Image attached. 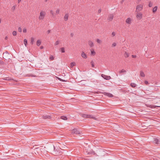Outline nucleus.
<instances>
[{"label":"nucleus","instance_id":"obj_15","mask_svg":"<svg viewBox=\"0 0 160 160\" xmlns=\"http://www.w3.org/2000/svg\"><path fill=\"white\" fill-rule=\"evenodd\" d=\"M82 57L84 59H86L87 58V55L84 52H82L81 53Z\"/></svg>","mask_w":160,"mask_h":160},{"label":"nucleus","instance_id":"obj_10","mask_svg":"<svg viewBox=\"0 0 160 160\" xmlns=\"http://www.w3.org/2000/svg\"><path fill=\"white\" fill-rule=\"evenodd\" d=\"M142 14L140 12L137 13L136 15L137 18H138L139 19H141L142 18Z\"/></svg>","mask_w":160,"mask_h":160},{"label":"nucleus","instance_id":"obj_45","mask_svg":"<svg viewBox=\"0 0 160 160\" xmlns=\"http://www.w3.org/2000/svg\"><path fill=\"white\" fill-rule=\"evenodd\" d=\"M146 84H148V81H145L144 82Z\"/></svg>","mask_w":160,"mask_h":160},{"label":"nucleus","instance_id":"obj_5","mask_svg":"<svg viewBox=\"0 0 160 160\" xmlns=\"http://www.w3.org/2000/svg\"><path fill=\"white\" fill-rule=\"evenodd\" d=\"M81 116L83 118H95L94 117L89 115L81 114Z\"/></svg>","mask_w":160,"mask_h":160},{"label":"nucleus","instance_id":"obj_44","mask_svg":"<svg viewBox=\"0 0 160 160\" xmlns=\"http://www.w3.org/2000/svg\"><path fill=\"white\" fill-rule=\"evenodd\" d=\"M132 57L133 58H135L136 57V55H132Z\"/></svg>","mask_w":160,"mask_h":160},{"label":"nucleus","instance_id":"obj_1","mask_svg":"<svg viewBox=\"0 0 160 160\" xmlns=\"http://www.w3.org/2000/svg\"><path fill=\"white\" fill-rule=\"evenodd\" d=\"M49 151L52 152L53 154L56 155H58L61 153L60 149L58 147H55L53 145H52L50 146Z\"/></svg>","mask_w":160,"mask_h":160},{"label":"nucleus","instance_id":"obj_36","mask_svg":"<svg viewBox=\"0 0 160 160\" xmlns=\"http://www.w3.org/2000/svg\"><path fill=\"white\" fill-rule=\"evenodd\" d=\"M49 59L52 60H54V57H53V56H50V58H49Z\"/></svg>","mask_w":160,"mask_h":160},{"label":"nucleus","instance_id":"obj_9","mask_svg":"<svg viewBox=\"0 0 160 160\" xmlns=\"http://www.w3.org/2000/svg\"><path fill=\"white\" fill-rule=\"evenodd\" d=\"M42 118L44 119H50L51 118V116L49 115H47L45 114H44L42 116Z\"/></svg>","mask_w":160,"mask_h":160},{"label":"nucleus","instance_id":"obj_31","mask_svg":"<svg viewBox=\"0 0 160 160\" xmlns=\"http://www.w3.org/2000/svg\"><path fill=\"white\" fill-rule=\"evenodd\" d=\"M15 8H16V5H14V6L12 7L11 8L12 11H13L15 10Z\"/></svg>","mask_w":160,"mask_h":160},{"label":"nucleus","instance_id":"obj_39","mask_svg":"<svg viewBox=\"0 0 160 160\" xmlns=\"http://www.w3.org/2000/svg\"><path fill=\"white\" fill-rule=\"evenodd\" d=\"M60 12V10L59 9H57L56 11V13L57 14H59Z\"/></svg>","mask_w":160,"mask_h":160},{"label":"nucleus","instance_id":"obj_46","mask_svg":"<svg viewBox=\"0 0 160 160\" xmlns=\"http://www.w3.org/2000/svg\"><path fill=\"white\" fill-rule=\"evenodd\" d=\"M28 76H32V77H35L36 76H35L32 75V74H30V75H28Z\"/></svg>","mask_w":160,"mask_h":160},{"label":"nucleus","instance_id":"obj_28","mask_svg":"<svg viewBox=\"0 0 160 160\" xmlns=\"http://www.w3.org/2000/svg\"><path fill=\"white\" fill-rule=\"evenodd\" d=\"M59 42H60V41L59 40H57L54 43V45L55 46L57 45L59 43Z\"/></svg>","mask_w":160,"mask_h":160},{"label":"nucleus","instance_id":"obj_54","mask_svg":"<svg viewBox=\"0 0 160 160\" xmlns=\"http://www.w3.org/2000/svg\"><path fill=\"white\" fill-rule=\"evenodd\" d=\"M35 149H39V148H35Z\"/></svg>","mask_w":160,"mask_h":160},{"label":"nucleus","instance_id":"obj_8","mask_svg":"<svg viewBox=\"0 0 160 160\" xmlns=\"http://www.w3.org/2000/svg\"><path fill=\"white\" fill-rule=\"evenodd\" d=\"M102 77L106 80H109L111 78V77L109 76H108L103 74H102Z\"/></svg>","mask_w":160,"mask_h":160},{"label":"nucleus","instance_id":"obj_40","mask_svg":"<svg viewBox=\"0 0 160 160\" xmlns=\"http://www.w3.org/2000/svg\"><path fill=\"white\" fill-rule=\"evenodd\" d=\"M18 31L21 32L22 31V29L20 27H19L18 28Z\"/></svg>","mask_w":160,"mask_h":160},{"label":"nucleus","instance_id":"obj_19","mask_svg":"<svg viewBox=\"0 0 160 160\" xmlns=\"http://www.w3.org/2000/svg\"><path fill=\"white\" fill-rule=\"evenodd\" d=\"M41 43V42L40 40H38L37 41V45L38 46H39L40 45Z\"/></svg>","mask_w":160,"mask_h":160},{"label":"nucleus","instance_id":"obj_32","mask_svg":"<svg viewBox=\"0 0 160 160\" xmlns=\"http://www.w3.org/2000/svg\"><path fill=\"white\" fill-rule=\"evenodd\" d=\"M153 5V3L152 2H149L148 6L149 7H151Z\"/></svg>","mask_w":160,"mask_h":160},{"label":"nucleus","instance_id":"obj_30","mask_svg":"<svg viewBox=\"0 0 160 160\" xmlns=\"http://www.w3.org/2000/svg\"><path fill=\"white\" fill-rule=\"evenodd\" d=\"M126 72V71L125 70H124V69H122L121 70V71H119V73L120 74H121V73H122V72Z\"/></svg>","mask_w":160,"mask_h":160},{"label":"nucleus","instance_id":"obj_24","mask_svg":"<svg viewBox=\"0 0 160 160\" xmlns=\"http://www.w3.org/2000/svg\"><path fill=\"white\" fill-rule=\"evenodd\" d=\"M75 62H72L70 63V67L71 68L73 67V66L75 65Z\"/></svg>","mask_w":160,"mask_h":160},{"label":"nucleus","instance_id":"obj_12","mask_svg":"<svg viewBox=\"0 0 160 160\" xmlns=\"http://www.w3.org/2000/svg\"><path fill=\"white\" fill-rule=\"evenodd\" d=\"M113 14H110L108 16V20L109 21H111L113 19Z\"/></svg>","mask_w":160,"mask_h":160},{"label":"nucleus","instance_id":"obj_13","mask_svg":"<svg viewBox=\"0 0 160 160\" xmlns=\"http://www.w3.org/2000/svg\"><path fill=\"white\" fill-rule=\"evenodd\" d=\"M131 19L130 18H127L126 21V22L128 24H131Z\"/></svg>","mask_w":160,"mask_h":160},{"label":"nucleus","instance_id":"obj_49","mask_svg":"<svg viewBox=\"0 0 160 160\" xmlns=\"http://www.w3.org/2000/svg\"><path fill=\"white\" fill-rule=\"evenodd\" d=\"M8 37L7 36H6L5 38V39L7 40L8 39Z\"/></svg>","mask_w":160,"mask_h":160},{"label":"nucleus","instance_id":"obj_35","mask_svg":"<svg viewBox=\"0 0 160 160\" xmlns=\"http://www.w3.org/2000/svg\"><path fill=\"white\" fill-rule=\"evenodd\" d=\"M12 34L14 36H15L17 35V32L15 31H14L13 32Z\"/></svg>","mask_w":160,"mask_h":160},{"label":"nucleus","instance_id":"obj_17","mask_svg":"<svg viewBox=\"0 0 160 160\" xmlns=\"http://www.w3.org/2000/svg\"><path fill=\"white\" fill-rule=\"evenodd\" d=\"M158 9L157 6L155 7L152 9V11L153 13H155L157 11Z\"/></svg>","mask_w":160,"mask_h":160},{"label":"nucleus","instance_id":"obj_18","mask_svg":"<svg viewBox=\"0 0 160 160\" xmlns=\"http://www.w3.org/2000/svg\"><path fill=\"white\" fill-rule=\"evenodd\" d=\"M124 56L126 58H128L129 56V54L125 52L124 54Z\"/></svg>","mask_w":160,"mask_h":160},{"label":"nucleus","instance_id":"obj_41","mask_svg":"<svg viewBox=\"0 0 160 160\" xmlns=\"http://www.w3.org/2000/svg\"><path fill=\"white\" fill-rule=\"evenodd\" d=\"M27 32V29L26 28H24L23 29V32L25 33Z\"/></svg>","mask_w":160,"mask_h":160},{"label":"nucleus","instance_id":"obj_48","mask_svg":"<svg viewBox=\"0 0 160 160\" xmlns=\"http://www.w3.org/2000/svg\"><path fill=\"white\" fill-rule=\"evenodd\" d=\"M70 36L71 37H72L73 36V33H71L70 34Z\"/></svg>","mask_w":160,"mask_h":160},{"label":"nucleus","instance_id":"obj_4","mask_svg":"<svg viewBox=\"0 0 160 160\" xmlns=\"http://www.w3.org/2000/svg\"><path fill=\"white\" fill-rule=\"evenodd\" d=\"M46 14V12L45 11H41L40 13V16L39 17V19L40 20L43 19Z\"/></svg>","mask_w":160,"mask_h":160},{"label":"nucleus","instance_id":"obj_43","mask_svg":"<svg viewBox=\"0 0 160 160\" xmlns=\"http://www.w3.org/2000/svg\"><path fill=\"white\" fill-rule=\"evenodd\" d=\"M101 12V9H99L98 10V13H99Z\"/></svg>","mask_w":160,"mask_h":160},{"label":"nucleus","instance_id":"obj_14","mask_svg":"<svg viewBox=\"0 0 160 160\" xmlns=\"http://www.w3.org/2000/svg\"><path fill=\"white\" fill-rule=\"evenodd\" d=\"M88 44L90 47H92L94 46L93 42L91 40H89L88 41Z\"/></svg>","mask_w":160,"mask_h":160},{"label":"nucleus","instance_id":"obj_56","mask_svg":"<svg viewBox=\"0 0 160 160\" xmlns=\"http://www.w3.org/2000/svg\"><path fill=\"white\" fill-rule=\"evenodd\" d=\"M6 53H8V52L7 51V52H6Z\"/></svg>","mask_w":160,"mask_h":160},{"label":"nucleus","instance_id":"obj_33","mask_svg":"<svg viewBox=\"0 0 160 160\" xmlns=\"http://www.w3.org/2000/svg\"><path fill=\"white\" fill-rule=\"evenodd\" d=\"M96 41L98 43H100L102 42L99 39H97Z\"/></svg>","mask_w":160,"mask_h":160},{"label":"nucleus","instance_id":"obj_26","mask_svg":"<svg viewBox=\"0 0 160 160\" xmlns=\"http://www.w3.org/2000/svg\"><path fill=\"white\" fill-rule=\"evenodd\" d=\"M140 75L141 76H142V77H145V74H144V72L142 71H141L140 72Z\"/></svg>","mask_w":160,"mask_h":160},{"label":"nucleus","instance_id":"obj_47","mask_svg":"<svg viewBox=\"0 0 160 160\" xmlns=\"http://www.w3.org/2000/svg\"><path fill=\"white\" fill-rule=\"evenodd\" d=\"M50 31H51V30H48L47 32V33H48V34H49L50 32Z\"/></svg>","mask_w":160,"mask_h":160},{"label":"nucleus","instance_id":"obj_23","mask_svg":"<svg viewBox=\"0 0 160 160\" xmlns=\"http://www.w3.org/2000/svg\"><path fill=\"white\" fill-rule=\"evenodd\" d=\"M131 86L133 88H134L136 87V85L135 83H132L131 84Z\"/></svg>","mask_w":160,"mask_h":160},{"label":"nucleus","instance_id":"obj_52","mask_svg":"<svg viewBox=\"0 0 160 160\" xmlns=\"http://www.w3.org/2000/svg\"><path fill=\"white\" fill-rule=\"evenodd\" d=\"M58 79H59V80H60L61 81H62V79H61L60 78H58Z\"/></svg>","mask_w":160,"mask_h":160},{"label":"nucleus","instance_id":"obj_27","mask_svg":"<svg viewBox=\"0 0 160 160\" xmlns=\"http://www.w3.org/2000/svg\"><path fill=\"white\" fill-rule=\"evenodd\" d=\"M34 41V38H33L32 37L31 39V43L32 44H33Z\"/></svg>","mask_w":160,"mask_h":160},{"label":"nucleus","instance_id":"obj_16","mask_svg":"<svg viewBox=\"0 0 160 160\" xmlns=\"http://www.w3.org/2000/svg\"><path fill=\"white\" fill-rule=\"evenodd\" d=\"M68 13L66 14L64 16V20L65 21H67L68 20Z\"/></svg>","mask_w":160,"mask_h":160},{"label":"nucleus","instance_id":"obj_20","mask_svg":"<svg viewBox=\"0 0 160 160\" xmlns=\"http://www.w3.org/2000/svg\"><path fill=\"white\" fill-rule=\"evenodd\" d=\"M105 93H106V95L108 96L109 97H113V95L110 93H107V92H106Z\"/></svg>","mask_w":160,"mask_h":160},{"label":"nucleus","instance_id":"obj_53","mask_svg":"<svg viewBox=\"0 0 160 160\" xmlns=\"http://www.w3.org/2000/svg\"><path fill=\"white\" fill-rule=\"evenodd\" d=\"M48 1V0H44V1L45 2H47Z\"/></svg>","mask_w":160,"mask_h":160},{"label":"nucleus","instance_id":"obj_21","mask_svg":"<svg viewBox=\"0 0 160 160\" xmlns=\"http://www.w3.org/2000/svg\"><path fill=\"white\" fill-rule=\"evenodd\" d=\"M23 42H24V44L25 46L26 47L27 46V43H28L27 40L26 39H24V40H23Z\"/></svg>","mask_w":160,"mask_h":160},{"label":"nucleus","instance_id":"obj_29","mask_svg":"<svg viewBox=\"0 0 160 160\" xmlns=\"http://www.w3.org/2000/svg\"><path fill=\"white\" fill-rule=\"evenodd\" d=\"M60 49H61V51L62 52L64 53L65 52V50L64 49V48H63V47L61 48H60Z\"/></svg>","mask_w":160,"mask_h":160},{"label":"nucleus","instance_id":"obj_3","mask_svg":"<svg viewBox=\"0 0 160 160\" xmlns=\"http://www.w3.org/2000/svg\"><path fill=\"white\" fill-rule=\"evenodd\" d=\"M96 155H95V156H102L105 155V152L102 149H98L96 151Z\"/></svg>","mask_w":160,"mask_h":160},{"label":"nucleus","instance_id":"obj_34","mask_svg":"<svg viewBox=\"0 0 160 160\" xmlns=\"http://www.w3.org/2000/svg\"><path fill=\"white\" fill-rule=\"evenodd\" d=\"M91 65H92V67H94V64H93V60H92L91 62Z\"/></svg>","mask_w":160,"mask_h":160},{"label":"nucleus","instance_id":"obj_50","mask_svg":"<svg viewBox=\"0 0 160 160\" xmlns=\"http://www.w3.org/2000/svg\"><path fill=\"white\" fill-rule=\"evenodd\" d=\"M21 0H18V3H19L21 2Z\"/></svg>","mask_w":160,"mask_h":160},{"label":"nucleus","instance_id":"obj_55","mask_svg":"<svg viewBox=\"0 0 160 160\" xmlns=\"http://www.w3.org/2000/svg\"><path fill=\"white\" fill-rule=\"evenodd\" d=\"M1 62H1V60H0V63H1Z\"/></svg>","mask_w":160,"mask_h":160},{"label":"nucleus","instance_id":"obj_42","mask_svg":"<svg viewBox=\"0 0 160 160\" xmlns=\"http://www.w3.org/2000/svg\"><path fill=\"white\" fill-rule=\"evenodd\" d=\"M115 33L114 32H112V36L113 37V36H115Z\"/></svg>","mask_w":160,"mask_h":160},{"label":"nucleus","instance_id":"obj_25","mask_svg":"<svg viewBox=\"0 0 160 160\" xmlns=\"http://www.w3.org/2000/svg\"><path fill=\"white\" fill-rule=\"evenodd\" d=\"M91 54L92 55H94L95 53V52L94 51V50L92 49L91 50Z\"/></svg>","mask_w":160,"mask_h":160},{"label":"nucleus","instance_id":"obj_2","mask_svg":"<svg viewBox=\"0 0 160 160\" xmlns=\"http://www.w3.org/2000/svg\"><path fill=\"white\" fill-rule=\"evenodd\" d=\"M83 151L84 152L87 154V155H96V153L92 149H91L89 146H88V147L84 149Z\"/></svg>","mask_w":160,"mask_h":160},{"label":"nucleus","instance_id":"obj_37","mask_svg":"<svg viewBox=\"0 0 160 160\" xmlns=\"http://www.w3.org/2000/svg\"><path fill=\"white\" fill-rule=\"evenodd\" d=\"M116 43L115 42H114L112 44V47H115L116 46Z\"/></svg>","mask_w":160,"mask_h":160},{"label":"nucleus","instance_id":"obj_11","mask_svg":"<svg viewBox=\"0 0 160 160\" xmlns=\"http://www.w3.org/2000/svg\"><path fill=\"white\" fill-rule=\"evenodd\" d=\"M153 142L154 143H156L157 144H160L159 140L158 139L156 138H154V140L153 141Z\"/></svg>","mask_w":160,"mask_h":160},{"label":"nucleus","instance_id":"obj_57","mask_svg":"<svg viewBox=\"0 0 160 160\" xmlns=\"http://www.w3.org/2000/svg\"><path fill=\"white\" fill-rule=\"evenodd\" d=\"M81 139H83V138H81Z\"/></svg>","mask_w":160,"mask_h":160},{"label":"nucleus","instance_id":"obj_51","mask_svg":"<svg viewBox=\"0 0 160 160\" xmlns=\"http://www.w3.org/2000/svg\"><path fill=\"white\" fill-rule=\"evenodd\" d=\"M40 48L42 49V48H43V47L42 46L40 47Z\"/></svg>","mask_w":160,"mask_h":160},{"label":"nucleus","instance_id":"obj_6","mask_svg":"<svg viewBox=\"0 0 160 160\" xmlns=\"http://www.w3.org/2000/svg\"><path fill=\"white\" fill-rule=\"evenodd\" d=\"M143 7V6L141 4L137 6L136 8V12H138L140 11H141Z\"/></svg>","mask_w":160,"mask_h":160},{"label":"nucleus","instance_id":"obj_38","mask_svg":"<svg viewBox=\"0 0 160 160\" xmlns=\"http://www.w3.org/2000/svg\"><path fill=\"white\" fill-rule=\"evenodd\" d=\"M50 13L53 16H54V14L53 13V11H52V10H51L50 11Z\"/></svg>","mask_w":160,"mask_h":160},{"label":"nucleus","instance_id":"obj_7","mask_svg":"<svg viewBox=\"0 0 160 160\" xmlns=\"http://www.w3.org/2000/svg\"><path fill=\"white\" fill-rule=\"evenodd\" d=\"M72 133L73 134H80L79 131L75 128L74 129L72 130Z\"/></svg>","mask_w":160,"mask_h":160},{"label":"nucleus","instance_id":"obj_22","mask_svg":"<svg viewBox=\"0 0 160 160\" xmlns=\"http://www.w3.org/2000/svg\"><path fill=\"white\" fill-rule=\"evenodd\" d=\"M61 118L64 120H66L67 119V117L65 116H62L61 117Z\"/></svg>","mask_w":160,"mask_h":160}]
</instances>
